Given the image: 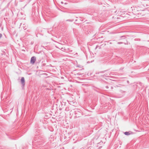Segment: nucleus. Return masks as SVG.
I'll return each instance as SVG.
<instances>
[{
	"label": "nucleus",
	"mask_w": 149,
	"mask_h": 149,
	"mask_svg": "<svg viewBox=\"0 0 149 149\" xmlns=\"http://www.w3.org/2000/svg\"><path fill=\"white\" fill-rule=\"evenodd\" d=\"M106 89H107L109 88V87L108 86H107L105 87Z\"/></svg>",
	"instance_id": "6"
},
{
	"label": "nucleus",
	"mask_w": 149,
	"mask_h": 149,
	"mask_svg": "<svg viewBox=\"0 0 149 149\" xmlns=\"http://www.w3.org/2000/svg\"><path fill=\"white\" fill-rule=\"evenodd\" d=\"M23 29H24V30H26V28H25V27H24H24H23Z\"/></svg>",
	"instance_id": "9"
},
{
	"label": "nucleus",
	"mask_w": 149,
	"mask_h": 149,
	"mask_svg": "<svg viewBox=\"0 0 149 149\" xmlns=\"http://www.w3.org/2000/svg\"><path fill=\"white\" fill-rule=\"evenodd\" d=\"M113 89V87L112 86L111 87V89Z\"/></svg>",
	"instance_id": "10"
},
{
	"label": "nucleus",
	"mask_w": 149,
	"mask_h": 149,
	"mask_svg": "<svg viewBox=\"0 0 149 149\" xmlns=\"http://www.w3.org/2000/svg\"><path fill=\"white\" fill-rule=\"evenodd\" d=\"M2 36V35L1 33H0V38H1Z\"/></svg>",
	"instance_id": "7"
},
{
	"label": "nucleus",
	"mask_w": 149,
	"mask_h": 149,
	"mask_svg": "<svg viewBox=\"0 0 149 149\" xmlns=\"http://www.w3.org/2000/svg\"><path fill=\"white\" fill-rule=\"evenodd\" d=\"M66 21H68L72 22V21H73V20H70V19H68V20H67Z\"/></svg>",
	"instance_id": "4"
},
{
	"label": "nucleus",
	"mask_w": 149,
	"mask_h": 149,
	"mask_svg": "<svg viewBox=\"0 0 149 149\" xmlns=\"http://www.w3.org/2000/svg\"><path fill=\"white\" fill-rule=\"evenodd\" d=\"M36 61V57L35 56L32 57L31 59V63L32 64H33Z\"/></svg>",
	"instance_id": "1"
},
{
	"label": "nucleus",
	"mask_w": 149,
	"mask_h": 149,
	"mask_svg": "<svg viewBox=\"0 0 149 149\" xmlns=\"http://www.w3.org/2000/svg\"><path fill=\"white\" fill-rule=\"evenodd\" d=\"M61 49L62 50V51H63V50H65V49H64V48L63 47H62L61 48Z\"/></svg>",
	"instance_id": "8"
},
{
	"label": "nucleus",
	"mask_w": 149,
	"mask_h": 149,
	"mask_svg": "<svg viewBox=\"0 0 149 149\" xmlns=\"http://www.w3.org/2000/svg\"><path fill=\"white\" fill-rule=\"evenodd\" d=\"M21 83L22 85V86L23 87L25 85V82L24 78L23 77L21 78Z\"/></svg>",
	"instance_id": "2"
},
{
	"label": "nucleus",
	"mask_w": 149,
	"mask_h": 149,
	"mask_svg": "<svg viewBox=\"0 0 149 149\" xmlns=\"http://www.w3.org/2000/svg\"><path fill=\"white\" fill-rule=\"evenodd\" d=\"M123 42H118V44H123Z\"/></svg>",
	"instance_id": "5"
},
{
	"label": "nucleus",
	"mask_w": 149,
	"mask_h": 149,
	"mask_svg": "<svg viewBox=\"0 0 149 149\" xmlns=\"http://www.w3.org/2000/svg\"><path fill=\"white\" fill-rule=\"evenodd\" d=\"M124 134L126 135H130V134L129 132H124Z\"/></svg>",
	"instance_id": "3"
},
{
	"label": "nucleus",
	"mask_w": 149,
	"mask_h": 149,
	"mask_svg": "<svg viewBox=\"0 0 149 149\" xmlns=\"http://www.w3.org/2000/svg\"><path fill=\"white\" fill-rule=\"evenodd\" d=\"M121 37H124V36H123Z\"/></svg>",
	"instance_id": "11"
}]
</instances>
